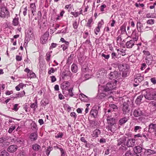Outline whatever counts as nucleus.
<instances>
[{"mask_svg": "<svg viewBox=\"0 0 156 156\" xmlns=\"http://www.w3.org/2000/svg\"><path fill=\"white\" fill-rule=\"evenodd\" d=\"M112 66L115 68H118L119 71L122 73V77L125 78L128 76L129 69V65L125 63H119L118 62H113Z\"/></svg>", "mask_w": 156, "mask_h": 156, "instance_id": "obj_1", "label": "nucleus"}, {"mask_svg": "<svg viewBox=\"0 0 156 156\" xmlns=\"http://www.w3.org/2000/svg\"><path fill=\"white\" fill-rule=\"evenodd\" d=\"M31 10L33 15H34L36 13V6L35 4L34 3H31L30 5Z\"/></svg>", "mask_w": 156, "mask_h": 156, "instance_id": "obj_27", "label": "nucleus"}, {"mask_svg": "<svg viewBox=\"0 0 156 156\" xmlns=\"http://www.w3.org/2000/svg\"><path fill=\"white\" fill-rule=\"evenodd\" d=\"M121 76H122L121 73H119L118 71H115L110 72L109 74L108 77L110 79L114 80V82L117 83V80L116 79L118 80L120 78H121Z\"/></svg>", "mask_w": 156, "mask_h": 156, "instance_id": "obj_5", "label": "nucleus"}, {"mask_svg": "<svg viewBox=\"0 0 156 156\" xmlns=\"http://www.w3.org/2000/svg\"><path fill=\"white\" fill-rule=\"evenodd\" d=\"M139 76H137L136 78L138 80V82L139 81L140 83L144 80V77L143 76L140 75V74H139Z\"/></svg>", "mask_w": 156, "mask_h": 156, "instance_id": "obj_56", "label": "nucleus"}, {"mask_svg": "<svg viewBox=\"0 0 156 156\" xmlns=\"http://www.w3.org/2000/svg\"><path fill=\"white\" fill-rule=\"evenodd\" d=\"M49 35V32L48 31H46L44 34L41 38V42L42 44H44L47 41Z\"/></svg>", "mask_w": 156, "mask_h": 156, "instance_id": "obj_10", "label": "nucleus"}, {"mask_svg": "<svg viewBox=\"0 0 156 156\" xmlns=\"http://www.w3.org/2000/svg\"><path fill=\"white\" fill-rule=\"evenodd\" d=\"M134 128V131L135 132L139 133L142 129V127L139 126H135Z\"/></svg>", "mask_w": 156, "mask_h": 156, "instance_id": "obj_38", "label": "nucleus"}, {"mask_svg": "<svg viewBox=\"0 0 156 156\" xmlns=\"http://www.w3.org/2000/svg\"><path fill=\"white\" fill-rule=\"evenodd\" d=\"M143 148L140 146L135 147L133 148L134 156H141Z\"/></svg>", "mask_w": 156, "mask_h": 156, "instance_id": "obj_8", "label": "nucleus"}, {"mask_svg": "<svg viewBox=\"0 0 156 156\" xmlns=\"http://www.w3.org/2000/svg\"><path fill=\"white\" fill-rule=\"evenodd\" d=\"M144 97L143 95H140L138 96L135 100V103L137 105H140L142 102V100Z\"/></svg>", "mask_w": 156, "mask_h": 156, "instance_id": "obj_24", "label": "nucleus"}, {"mask_svg": "<svg viewBox=\"0 0 156 156\" xmlns=\"http://www.w3.org/2000/svg\"><path fill=\"white\" fill-rule=\"evenodd\" d=\"M31 126L32 129L35 132H37L38 129V128L37 124L34 122H32L31 124Z\"/></svg>", "mask_w": 156, "mask_h": 156, "instance_id": "obj_33", "label": "nucleus"}, {"mask_svg": "<svg viewBox=\"0 0 156 156\" xmlns=\"http://www.w3.org/2000/svg\"><path fill=\"white\" fill-rule=\"evenodd\" d=\"M105 92H101L100 91V92L98 91V97L99 99L101 100H105L106 97H107V95L105 93Z\"/></svg>", "mask_w": 156, "mask_h": 156, "instance_id": "obj_17", "label": "nucleus"}, {"mask_svg": "<svg viewBox=\"0 0 156 156\" xmlns=\"http://www.w3.org/2000/svg\"><path fill=\"white\" fill-rule=\"evenodd\" d=\"M101 22H99L98 23V27L96 28L94 30V32L95 34H98V33H96L97 32L98 33L99 32L100 30V28L101 27Z\"/></svg>", "mask_w": 156, "mask_h": 156, "instance_id": "obj_36", "label": "nucleus"}, {"mask_svg": "<svg viewBox=\"0 0 156 156\" xmlns=\"http://www.w3.org/2000/svg\"><path fill=\"white\" fill-rule=\"evenodd\" d=\"M0 17L4 18L7 17L9 15V12L7 8L5 6L1 7Z\"/></svg>", "mask_w": 156, "mask_h": 156, "instance_id": "obj_7", "label": "nucleus"}, {"mask_svg": "<svg viewBox=\"0 0 156 156\" xmlns=\"http://www.w3.org/2000/svg\"><path fill=\"white\" fill-rule=\"evenodd\" d=\"M105 70L103 69H100L97 72V75L100 76H103L105 74Z\"/></svg>", "mask_w": 156, "mask_h": 156, "instance_id": "obj_40", "label": "nucleus"}, {"mask_svg": "<svg viewBox=\"0 0 156 156\" xmlns=\"http://www.w3.org/2000/svg\"><path fill=\"white\" fill-rule=\"evenodd\" d=\"M37 100L36 99L34 103L31 104L30 107L31 108H33L34 110H35L37 108Z\"/></svg>", "mask_w": 156, "mask_h": 156, "instance_id": "obj_32", "label": "nucleus"}, {"mask_svg": "<svg viewBox=\"0 0 156 156\" xmlns=\"http://www.w3.org/2000/svg\"><path fill=\"white\" fill-rule=\"evenodd\" d=\"M126 28L125 25L124 24H123L121 27L120 30H118V32L120 33L121 35L126 33Z\"/></svg>", "mask_w": 156, "mask_h": 156, "instance_id": "obj_23", "label": "nucleus"}, {"mask_svg": "<svg viewBox=\"0 0 156 156\" xmlns=\"http://www.w3.org/2000/svg\"><path fill=\"white\" fill-rule=\"evenodd\" d=\"M9 154L5 151H2L1 154V156H9Z\"/></svg>", "mask_w": 156, "mask_h": 156, "instance_id": "obj_50", "label": "nucleus"}, {"mask_svg": "<svg viewBox=\"0 0 156 156\" xmlns=\"http://www.w3.org/2000/svg\"><path fill=\"white\" fill-rule=\"evenodd\" d=\"M71 70L73 72L76 73L77 71V65L73 64L71 66Z\"/></svg>", "mask_w": 156, "mask_h": 156, "instance_id": "obj_35", "label": "nucleus"}, {"mask_svg": "<svg viewBox=\"0 0 156 156\" xmlns=\"http://www.w3.org/2000/svg\"><path fill=\"white\" fill-rule=\"evenodd\" d=\"M20 107V106H19L18 104H15L13 105L12 109L14 111H18Z\"/></svg>", "mask_w": 156, "mask_h": 156, "instance_id": "obj_53", "label": "nucleus"}, {"mask_svg": "<svg viewBox=\"0 0 156 156\" xmlns=\"http://www.w3.org/2000/svg\"><path fill=\"white\" fill-rule=\"evenodd\" d=\"M138 32V30H137L136 29L134 30L131 35L133 39L135 41H136L138 39L139 34Z\"/></svg>", "mask_w": 156, "mask_h": 156, "instance_id": "obj_14", "label": "nucleus"}, {"mask_svg": "<svg viewBox=\"0 0 156 156\" xmlns=\"http://www.w3.org/2000/svg\"><path fill=\"white\" fill-rule=\"evenodd\" d=\"M136 140L135 139H131L127 141L126 145L128 147H132L135 144Z\"/></svg>", "mask_w": 156, "mask_h": 156, "instance_id": "obj_16", "label": "nucleus"}, {"mask_svg": "<svg viewBox=\"0 0 156 156\" xmlns=\"http://www.w3.org/2000/svg\"><path fill=\"white\" fill-rule=\"evenodd\" d=\"M116 83L114 82H109L105 86H99V91L101 92H107L110 91L113 89H115L116 85Z\"/></svg>", "mask_w": 156, "mask_h": 156, "instance_id": "obj_2", "label": "nucleus"}, {"mask_svg": "<svg viewBox=\"0 0 156 156\" xmlns=\"http://www.w3.org/2000/svg\"><path fill=\"white\" fill-rule=\"evenodd\" d=\"M61 87L63 90V92H65V91H68V82L63 83L61 85Z\"/></svg>", "mask_w": 156, "mask_h": 156, "instance_id": "obj_20", "label": "nucleus"}, {"mask_svg": "<svg viewBox=\"0 0 156 156\" xmlns=\"http://www.w3.org/2000/svg\"><path fill=\"white\" fill-rule=\"evenodd\" d=\"M118 54L122 55V56H124L126 55L125 50L123 49H119L117 50Z\"/></svg>", "mask_w": 156, "mask_h": 156, "instance_id": "obj_37", "label": "nucleus"}, {"mask_svg": "<svg viewBox=\"0 0 156 156\" xmlns=\"http://www.w3.org/2000/svg\"><path fill=\"white\" fill-rule=\"evenodd\" d=\"M32 148L34 151H38L41 148V146L37 144H34L32 145Z\"/></svg>", "mask_w": 156, "mask_h": 156, "instance_id": "obj_34", "label": "nucleus"}, {"mask_svg": "<svg viewBox=\"0 0 156 156\" xmlns=\"http://www.w3.org/2000/svg\"><path fill=\"white\" fill-rule=\"evenodd\" d=\"M88 65L87 64H84L81 68V71L82 74H84L87 72L89 70L88 67Z\"/></svg>", "mask_w": 156, "mask_h": 156, "instance_id": "obj_21", "label": "nucleus"}, {"mask_svg": "<svg viewBox=\"0 0 156 156\" xmlns=\"http://www.w3.org/2000/svg\"><path fill=\"white\" fill-rule=\"evenodd\" d=\"M113 111V110H112V109H110V108H109L108 109H105V115H108V114H107V113H109L112 112Z\"/></svg>", "mask_w": 156, "mask_h": 156, "instance_id": "obj_57", "label": "nucleus"}, {"mask_svg": "<svg viewBox=\"0 0 156 156\" xmlns=\"http://www.w3.org/2000/svg\"><path fill=\"white\" fill-rule=\"evenodd\" d=\"M16 128L15 126H11L9 128V130L8 131V132L10 133H12V131L15 129Z\"/></svg>", "mask_w": 156, "mask_h": 156, "instance_id": "obj_58", "label": "nucleus"}, {"mask_svg": "<svg viewBox=\"0 0 156 156\" xmlns=\"http://www.w3.org/2000/svg\"><path fill=\"white\" fill-rule=\"evenodd\" d=\"M151 109H152V111H154L156 110V101H151L149 103Z\"/></svg>", "mask_w": 156, "mask_h": 156, "instance_id": "obj_28", "label": "nucleus"}, {"mask_svg": "<svg viewBox=\"0 0 156 156\" xmlns=\"http://www.w3.org/2000/svg\"><path fill=\"white\" fill-rule=\"evenodd\" d=\"M138 80L136 78H135V79L134 80V81L136 83V84L134 83L133 84L134 86L136 87L139 85V84L140 83V82H139H139H138Z\"/></svg>", "mask_w": 156, "mask_h": 156, "instance_id": "obj_60", "label": "nucleus"}, {"mask_svg": "<svg viewBox=\"0 0 156 156\" xmlns=\"http://www.w3.org/2000/svg\"><path fill=\"white\" fill-rule=\"evenodd\" d=\"M126 137L125 136H123L117 140L118 143L117 145L119 146L120 145L125 144L126 141Z\"/></svg>", "mask_w": 156, "mask_h": 156, "instance_id": "obj_13", "label": "nucleus"}, {"mask_svg": "<svg viewBox=\"0 0 156 156\" xmlns=\"http://www.w3.org/2000/svg\"><path fill=\"white\" fill-rule=\"evenodd\" d=\"M17 146L15 145H10L7 148V151L11 153L17 150Z\"/></svg>", "mask_w": 156, "mask_h": 156, "instance_id": "obj_19", "label": "nucleus"}, {"mask_svg": "<svg viewBox=\"0 0 156 156\" xmlns=\"http://www.w3.org/2000/svg\"><path fill=\"white\" fill-rule=\"evenodd\" d=\"M79 96L80 98L82 101L87 102L89 100L88 97L83 94H80Z\"/></svg>", "mask_w": 156, "mask_h": 156, "instance_id": "obj_22", "label": "nucleus"}, {"mask_svg": "<svg viewBox=\"0 0 156 156\" xmlns=\"http://www.w3.org/2000/svg\"><path fill=\"white\" fill-rule=\"evenodd\" d=\"M101 56L104 58L103 59L108 60L110 57V55H105L104 53H103L101 54Z\"/></svg>", "mask_w": 156, "mask_h": 156, "instance_id": "obj_47", "label": "nucleus"}, {"mask_svg": "<svg viewBox=\"0 0 156 156\" xmlns=\"http://www.w3.org/2000/svg\"><path fill=\"white\" fill-rule=\"evenodd\" d=\"M109 107L112 109L113 111H115L118 109L117 106L114 104H111L109 105Z\"/></svg>", "mask_w": 156, "mask_h": 156, "instance_id": "obj_39", "label": "nucleus"}, {"mask_svg": "<svg viewBox=\"0 0 156 156\" xmlns=\"http://www.w3.org/2000/svg\"><path fill=\"white\" fill-rule=\"evenodd\" d=\"M127 148L126 147V144L122 145L119 148V150L121 152H124L127 150Z\"/></svg>", "mask_w": 156, "mask_h": 156, "instance_id": "obj_31", "label": "nucleus"}, {"mask_svg": "<svg viewBox=\"0 0 156 156\" xmlns=\"http://www.w3.org/2000/svg\"><path fill=\"white\" fill-rule=\"evenodd\" d=\"M136 27L138 32L141 33L143 32V30H144L142 24L140 22L137 23Z\"/></svg>", "mask_w": 156, "mask_h": 156, "instance_id": "obj_25", "label": "nucleus"}, {"mask_svg": "<svg viewBox=\"0 0 156 156\" xmlns=\"http://www.w3.org/2000/svg\"><path fill=\"white\" fill-rule=\"evenodd\" d=\"M129 119V117L127 116L121 119L119 121V124L122 125L124 124Z\"/></svg>", "mask_w": 156, "mask_h": 156, "instance_id": "obj_18", "label": "nucleus"}, {"mask_svg": "<svg viewBox=\"0 0 156 156\" xmlns=\"http://www.w3.org/2000/svg\"><path fill=\"white\" fill-rule=\"evenodd\" d=\"M99 107L98 108L96 106H94L93 107L90 112V115L95 119L97 118L98 116V110Z\"/></svg>", "mask_w": 156, "mask_h": 156, "instance_id": "obj_6", "label": "nucleus"}, {"mask_svg": "<svg viewBox=\"0 0 156 156\" xmlns=\"http://www.w3.org/2000/svg\"><path fill=\"white\" fill-rule=\"evenodd\" d=\"M151 82L154 84H156V79L155 77L151 78L150 79Z\"/></svg>", "mask_w": 156, "mask_h": 156, "instance_id": "obj_64", "label": "nucleus"}, {"mask_svg": "<svg viewBox=\"0 0 156 156\" xmlns=\"http://www.w3.org/2000/svg\"><path fill=\"white\" fill-rule=\"evenodd\" d=\"M145 98L148 100H156V90L155 89L151 88L147 89L144 94Z\"/></svg>", "mask_w": 156, "mask_h": 156, "instance_id": "obj_3", "label": "nucleus"}, {"mask_svg": "<svg viewBox=\"0 0 156 156\" xmlns=\"http://www.w3.org/2000/svg\"><path fill=\"white\" fill-rule=\"evenodd\" d=\"M54 147L55 148H56L57 149H59L60 150V151L62 153L61 156H64L65 154H64V151L63 149L62 148L59 147L58 146V145L55 146Z\"/></svg>", "mask_w": 156, "mask_h": 156, "instance_id": "obj_48", "label": "nucleus"}, {"mask_svg": "<svg viewBox=\"0 0 156 156\" xmlns=\"http://www.w3.org/2000/svg\"><path fill=\"white\" fill-rule=\"evenodd\" d=\"M53 148L52 147H48L47 149L46 150L45 152L46 154L48 156L49 154L50 153L51 151L52 150Z\"/></svg>", "mask_w": 156, "mask_h": 156, "instance_id": "obj_51", "label": "nucleus"}, {"mask_svg": "<svg viewBox=\"0 0 156 156\" xmlns=\"http://www.w3.org/2000/svg\"><path fill=\"white\" fill-rule=\"evenodd\" d=\"M101 131L99 129H97L93 131L94 137L96 138L98 136V135L101 133Z\"/></svg>", "mask_w": 156, "mask_h": 156, "instance_id": "obj_30", "label": "nucleus"}, {"mask_svg": "<svg viewBox=\"0 0 156 156\" xmlns=\"http://www.w3.org/2000/svg\"><path fill=\"white\" fill-rule=\"evenodd\" d=\"M125 156H134V154H133L130 151H128L126 152L125 155Z\"/></svg>", "mask_w": 156, "mask_h": 156, "instance_id": "obj_52", "label": "nucleus"}, {"mask_svg": "<svg viewBox=\"0 0 156 156\" xmlns=\"http://www.w3.org/2000/svg\"><path fill=\"white\" fill-rule=\"evenodd\" d=\"M9 142L7 141L5 139L2 144H1V146L3 147H5L6 146L9 145Z\"/></svg>", "mask_w": 156, "mask_h": 156, "instance_id": "obj_49", "label": "nucleus"}, {"mask_svg": "<svg viewBox=\"0 0 156 156\" xmlns=\"http://www.w3.org/2000/svg\"><path fill=\"white\" fill-rule=\"evenodd\" d=\"M107 120L108 122V125L107 126L106 129H108V131L114 133L115 131V128L116 125L115 119L114 118H107Z\"/></svg>", "mask_w": 156, "mask_h": 156, "instance_id": "obj_4", "label": "nucleus"}, {"mask_svg": "<svg viewBox=\"0 0 156 156\" xmlns=\"http://www.w3.org/2000/svg\"><path fill=\"white\" fill-rule=\"evenodd\" d=\"M73 87L69 89V97L76 98L78 96L77 94H73Z\"/></svg>", "mask_w": 156, "mask_h": 156, "instance_id": "obj_29", "label": "nucleus"}, {"mask_svg": "<svg viewBox=\"0 0 156 156\" xmlns=\"http://www.w3.org/2000/svg\"><path fill=\"white\" fill-rule=\"evenodd\" d=\"M137 119L138 121L142 122H146V120L145 117L144 116H141Z\"/></svg>", "mask_w": 156, "mask_h": 156, "instance_id": "obj_44", "label": "nucleus"}, {"mask_svg": "<svg viewBox=\"0 0 156 156\" xmlns=\"http://www.w3.org/2000/svg\"><path fill=\"white\" fill-rule=\"evenodd\" d=\"M25 94V92L23 91L21 92H19L18 94H15V96L16 97V98L21 97L24 96Z\"/></svg>", "mask_w": 156, "mask_h": 156, "instance_id": "obj_43", "label": "nucleus"}, {"mask_svg": "<svg viewBox=\"0 0 156 156\" xmlns=\"http://www.w3.org/2000/svg\"><path fill=\"white\" fill-rule=\"evenodd\" d=\"M52 51H51L50 52H48L46 55V61L48 62L50 59V53H51Z\"/></svg>", "mask_w": 156, "mask_h": 156, "instance_id": "obj_55", "label": "nucleus"}, {"mask_svg": "<svg viewBox=\"0 0 156 156\" xmlns=\"http://www.w3.org/2000/svg\"><path fill=\"white\" fill-rule=\"evenodd\" d=\"M144 113L140 109L138 108L135 109L133 112V115L135 117H138L141 116H144Z\"/></svg>", "mask_w": 156, "mask_h": 156, "instance_id": "obj_9", "label": "nucleus"}, {"mask_svg": "<svg viewBox=\"0 0 156 156\" xmlns=\"http://www.w3.org/2000/svg\"><path fill=\"white\" fill-rule=\"evenodd\" d=\"M154 20L153 19H149L147 21V23L148 24L152 25L154 24Z\"/></svg>", "mask_w": 156, "mask_h": 156, "instance_id": "obj_59", "label": "nucleus"}, {"mask_svg": "<svg viewBox=\"0 0 156 156\" xmlns=\"http://www.w3.org/2000/svg\"><path fill=\"white\" fill-rule=\"evenodd\" d=\"M135 41L133 39L129 41H127L126 43V48H130L134 45Z\"/></svg>", "mask_w": 156, "mask_h": 156, "instance_id": "obj_15", "label": "nucleus"}, {"mask_svg": "<svg viewBox=\"0 0 156 156\" xmlns=\"http://www.w3.org/2000/svg\"><path fill=\"white\" fill-rule=\"evenodd\" d=\"M68 47V44L66 45V44H63L61 45V47L62 48V49L64 51H65L66 52L67 51L66 49H67Z\"/></svg>", "mask_w": 156, "mask_h": 156, "instance_id": "obj_54", "label": "nucleus"}, {"mask_svg": "<svg viewBox=\"0 0 156 156\" xmlns=\"http://www.w3.org/2000/svg\"><path fill=\"white\" fill-rule=\"evenodd\" d=\"M30 138L32 140H35L37 139V132H35L34 133H31L30 136Z\"/></svg>", "mask_w": 156, "mask_h": 156, "instance_id": "obj_26", "label": "nucleus"}, {"mask_svg": "<svg viewBox=\"0 0 156 156\" xmlns=\"http://www.w3.org/2000/svg\"><path fill=\"white\" fill-rule=\"evenodd\" d=\"M122 110L123 113L124 114H126L129 113L130 109L129 108V105L128 103H127L126 102H124L123 103Z\"/></svg>", "mask_w": 156, "mask_h": 156, "instance_id": "obj_12", "label": "nucleus"}, {"mask_svg": "<svg viewBox=\"0 0 156 156\" xmlns=\"http://www.w3.org/2000/svg\"><path fill=\"white\" fill-rule=\"evenodd\" d=\"M146 17L147 18H155L156 16L154 15L153 13H148L146 15Z\"/></svg>", "mask_w": 156, "mask_h": 156, "instance_id": "obj_46", "label": "nucleus"}, {"mask_svg": "<svg viewBox=\"0 0 156 156\" xmlns=\"http://www.w3.org/2000/svg\"><path fill=\"white\" fill-rule=\"evenodd\" d=\"M149 132L151 133L155 132L156 131V124L151 123L148 126Z\"/></svg>", "mask_w": 156, "mask_h": 156, "instance_id": "obj_11", "label": "nucleus"}, {"mask_svg": "<svg viewBox=\"0 0 156 156\" xmlns=\"http://www.w3.org/2000/svg\"><path fill=\"white\" fill-rule=\"evenodd\" d=\"M92 22L93 19L92 18L88 19L87 22L86 24V26L90 28L91 27V24Z\"/></svg>", "mask_w": 156, "mask_h": 156, "instance_id": "obj_45", "label": "nucleus"}, {"mask_svg": "<svg viewBox=\"0 0 156 156\" xmlns=\"http://www.w3.org/2000/svg\"><path fill=\"white\" fill-rule=\"evenodd\" d=\"M70 115L72 117H73L74 119H75L76 118L77 115H76V113L74 112H71L70 114Z\"/></svg>", "mask_w": 156, "mask_h": 156, "instance_id": "obj_62", "label": "nucleus"}, {"mask_svg": "<svg viewBox=\"0 0 156 156\" xmlns=\"http://www.w3.org/2000/svg\"><path fill=\"white\" fill-rule=\"evenodd\" d=\"M118 55L115 52H112L111 54V57L112 60H116V59L118 58Z\"/></svg>", "mask_w": 156, "mask_h": 156, "instance_id": "obj_41", "label": "nucleus"}, {"mask_svg": "<svg viewBox=\"0 0 156 156\" xmlns=\"http://www.w3.org/2000/svg\"><path fill=\"white\" fill-rule=\"evenodd\" d=\"M12 24L14 26L18 25L19 24L18 18H15L12 21Z\"/></svg>", "mask_w": 156, "mask_h": 156, "instance_id": "obj_42", "label": "nucleus"}, {"mask_svg": "<svg viewBox=\"0 0 156 156\" xmlns=\"http://www.w3.org/2000/svg\"><path fill=\"white\" fill-rule=\"evenodd\" d=\"M90 77V76L88 74H86L84 75V78L85 80L89 79Z\"/></svg>", "mask_w": 156, "mask_h": 156, "instance_id": "obj_63", "label": "nucleus"}, {"mask_svg": "<svg viewBox=\"0 0 156 156\" xmlns=\"http://www.w3.org/2000/svg\"><path fill=\"white\" fill-rule=\"evenodd\" d=\"M106 7L105 4H103L100 6V10L101 12H103L104 11V9Z\"/></svg>", "mask_w": 156, "mask_h": 156, "instance_id": "obj_61", "label": "nucleus"}]
</instances>
